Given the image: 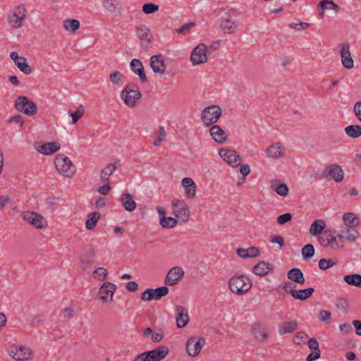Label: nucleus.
<instances>
[{"label": "nucleus", "mask_w": 361, "mask_h": 361, "mask_svg": "<svg viewBox=\"0 0 361 361\" xmlns=\"http://www.w3.org/2000/svg\"><path fill=\"white\" fill-rule=\"evenodd\" d=\"M228 285L233 293L241 295L251 289L252 283L247 276L235 274L230 278Z\"/></svg>", "instance_id": "1"}, {"label": "nucleus", "mask_w": 361, "mask_h": 361, "mask_svg": "<svg viewBox=\"0 0 361 361\" xmlns=\"http://www.w3.org/2000/svg\"><path fill=\"white\" fill-rule=\"evenodd\" d=\"M56 171L62 176L72 178L76 169L71 159L63 154H58L54 160Z\"/></svg>", "instance_id": "2"}, {"label": "nucleus", "mask_w": 361, "mask_h": 361, "mask_svg": "<svg viewBox=\"0 0 361 361\" xmlns=\"http://www.w3.org/2000/svg\"><path fill=\"white\" fill-rule=\"evenodd\" d=\"M14 107L16 110L28 116H32L37 113V104L25 96H18L15 100Z\"/></svg>", "instance_id": "3"}, {"label": "nucleus", "mask_w": 361, "mask_h": 361, "mask_svg": "<svg viewBox=\"0 0 361 361\" xmlns=\"http://www.w3.org/2000/svg\"><path fill=\"white\" fill-rule=\"evenodd\" d=\"M142 94L137 85L130 83L123 90L121 98L128 107H134L137 101L140 99Z\"/></svg>", "instance_id": "4"}, {"label": "nucleus", "mask_w": 361, "mask_h": 361, "mask_svg": "<svg viewBox=\"0 0 361 361\" xmlns=\"http://www.w3.org/2000/svg\"><path fill=\"white\" fill-rule=\"evenodd\" d=\"M8 354L16 361H29L34 357V353L30 347L16 344L11 346Z\"/></svg>", "instance_id": "5"}, {"label": "nucleus", "mask_w": 361, "mask_h": 361, "mask_svg": "<svg viewBox=\"0 0 361 361\" xmlns=\"http://www.w3.org/2000/svg\"><path fill=\"white\" fill-rule=\"evenodd\" d=\"M222 114V110L219 105H211L203 109L201 118L206 126L216 123Z\"/></svg>", "instance_id": "6"}, {"label": "nucleus", "mask_w": 361, "mask_h": 361, "mask_svg": "<svg viewBox=\"0 0 361 361\" xmlns=\"http://www.w3.org/2000/svg\"><path fill=\"white\" fill-rule=\"evenodd\" d=\"M21 217L27 224L36 229H43L47 226V219L37 212L24 211L21 213Z\"/></svg>", "instance_id": "7"}, {"label": "nucleus", "mask_w": 361, "mask_h": 361, "mask_svg": "<svg viewBox=\"0 0 361 361\" xmlns=\"http://www.w3.org/2000/svg\"><path fill=\"white\" fill-rule=\"evenodd\" d=\"M27 16V11L24 6H18L8 16L7 20L12 28L18 29L23 25Z\"/></svg>", "instance_id": "8"}, {"label": "nucleus", "mask_w": 361, "mask_h": 361, "mask_svg": "<svg viewBox=\"0 0 361 361\" xmlns=\"http://www.w3.org/2000/svg\"><path fill=\"white\" fill-rule=\"evenodd\" d=\"M343 178V170L341 166L336 164L326 166L322 174V178H326L327 180L333 179L336 183H341Z\"/></svg>", "instance_id": "9"}, {"label": "nucleus", "mask_w": 361, "mask_h": 361, "mask_svg": "<svg viewBox=\"0 0 361 361\" xmlns=\"http://www.w3.org/2000/svg\"><path fill=\"white\" fill-rule=\"evenodd\" d=\"M172 208L175 216L182 222H187L190 212L189 207L184 200L176 199L172 201Z\"/></svg>", "instance_id": "10"}, {"label": "nucleus", "mask_w": 361, "mask_h": 361, "mask_svg": "<svg viewBox=\"0 0 361 361\" xmlns=\"http://www.w3.org/2000/svg\"><path fill=\"white\" fill-rule=\"evenodd\" d=\"M208 48L204 43H200L192 51L190 61L193 66L200 65L207 62Z\"/></svg>", "instance_id": "11"}, {"label": "nucleus", "mask_w": 361, "mask_h": 361, "mask_svg": "<svg viewBox=\"0 0 361 361\" xmlns=\"http://www.w3.org/2000/svg\"><path fill=\"white\" fill-rule=\"evenodd\" d=\"M219 154L222 159L232 167L239 166L242 161L241 156L233 149L221 148L219 149Z\"/></svg>", "instance_id": "12"}, {"label": "nucleus", "mask_w": 361, "mask_h": 361, "mask_svg": "<svg viewBox=\"0 0 361 361\" xmlns=\"http://www.w3.org/2000/svg\"><path fill=\"white\" fill-rule=\"evenodd\" d=\"M250 331L253 337L259 342H266L269 339V335L267 326L263 323H254Z\"/></svg>", "instance_id": "13"}, {"label": "nucleus", "mask_w": 361, "mask_h": 361, "mask_svg": "<svg viewBox=\"0 0 361 361\" xmlns=\"http://www.w3.org/2000/svg\"><path fill=\"white\" fill-rule=\"evenodd\" d=\"M205 343L203 338L197 339L195 337H190L186 342L185 348L189 355L197 356Z\"/></svg>", "instance_id": "14"}, {"label": "nucleus", "mask_w": 361, "mask_h": 361, "mask_svg": "<svg viewBox=\"0 0 361 361\" xmlns=\"http://www.w3.org/2000/svg\"><path fill=\"white\" fill-rule=\"evenodd\" d=\"M135 34L140 40L141 45L145 47V49H147L153 39V35L150 30L146 25H141L136 27Z\"/></svg>", "instance_id": "15"}, {"label": "nucleus", "mask_w": 361, "mask_h": 361, "mask_svg": "<svg viewBox=\"0 0 361 361\" xmlns=\"http://www.w3.org/2000/svg\"><path fill=\"white\" fill-rule=\"evenodd\" d=\"M97 298L103 304L111 302L113 300V283H104L99 289Z\"/></svg>", "instance_id": "16"}, {"label": "nucleus", "mask_w": 361, "mask_h": 361, "mask_svg": "<svg viewBox=\"0 0 361 361\" xmlns=\"http://www.w3.org/2000/svg\"><path fill=\"white\" fill-rule=\"evenodd\" d=\"M341 47V63L344 68L350 69L354 66V61L350 52V46L348 43H343L338 45Z\"/></svg>", "instance_id": "17"}, {"label": "nucleus", "mask_w": 361, "mask_h": 361, "mask_svg": "<svg viewBox=\"0 0 361 361\" xmlns=\"http://www.w3.org/2000/svg\"><path fill=\"white\" fill-rule=\"evenodd\" d=\"M184 271L181 267H173L167 274V276L165 279V283L170 286H174L182 279Z\"/></svg>", "instance_id": "18"}, {"label": "nucleus", "mask_w": 361, "mask_h": 361, "mask_svg": "<svg viewBox=\"0 0 361 361\" xmlns=\"http://www.w3.org/2000/svg\"><path fill=\"white\" fill-rule=\"evenodd\" d=\"M10 58L23 73L26 75L31 73L32 68L27 63V60L25 57L20 56L17 52L13 51L10 54Z\"/></svg>", "instance_id": "19"}, {"label": "nucleus", "mask_w": 361, "mask_h": 361, "mask_svg": "<svg viewBox=\"0 0 361 361\" xmlns=\"http://www.w3.org/2000/svg\"><path fill=\"white\" fill-rule=\"evenodd\" d=\"M209 133L212 139L219 144H224L227 140L228 135L226 132L218 125H212Z\"/></svg>", "instance_id": "20"}, {"label": "nucleus", "mask_w": 361, "mask_h": 361, "mask_svg": "<svg viewBox=\"0 0 361 361\" xmlns=\"http://www.w3.org/2000/svg\"><path fill=\"white\" fill-rule=\"evenodd\" d=\"M95 253L92 249H89L83 252L80 257L79 267L82 270H86L94 262Z\"/></svg>", "instance_id": "21"}, {"label": "nucleus", "mask_w": 361, "mask_h": 361, "mask_svg": "<svg viewBox=\"0 0 361 361\" xmlns=\"http://www.w3.org/2000/svg\"><path fill=\"white\" fill-rule=\"evenodd\" d=\"M130 66L133 72L139 76L142 83L147 81V78L145 72L144 66L140 59H133L131 60Z\"/></svg>", "instance_id": "22"}, {"label": "nucleus", "mask_w": 361, "mask_h": 361, "mask_svg": "<svg viewBox=\"0 0 361 361\" xmlns=\"http://www.w3.org/2000/svg\"><path fill=\"white\" fill-rule=\"evenodd\" d=\"M176 311L177 312V316L176 318L177 327H185L190 321V317L186 308L181 305H177L176 307Z\"/></svg>", "instance_id": "23"}, {"label": "nucleus", "mask_w": 361, "mask_h": 361, "mask_svg": "<svg viewBox=\"0 0 361 361\" xmlns=\"http://www.w3.org/2000/svg\"><path fill=\"white\" fill-rule=\"evenodd\" d=\"M150 66L154 73L163 74L166 71V65L163 56L158 54L151 56Z\"/></svg>", "instance_id": "24"}, {"label": "nucleus", "mask_w": 361, "mask_h": 361, "mask_svg": "<svg viewBox=\"0 0 361 361\" xmlns=\"http://www.w3.org/2000/svg\"><path fill=\"white\" fill-rule=\"evenodd\" d=\"M61 147V145L58 142H46L36 147V149L39 153L45 155H50L57 152Z\"/></svg>", "instance_id": "25"}, {"label": "nucleus", "mask_w": 361, "mask_h": 361, "mask_svg": "<svg viewBox=\"0 0 361 361\" xmlns=\"http://www.w3.org/2000/svg\"><path fill=\"white\" fill-rule=\"evenodd\" d=\"M182 185L188 198L193 199L196 196L197 186L191 178L185 177L182 180Z\"/></svg>", "instance_id": "26"}, {"label": "nucleus", "mask_w": 361, "mask_h": 361, "mask_svg": "<svg viewBox=\"0 0 361 361\" xmlns=\"http://www.w3.org/2000/svg\"><path fill=\"white\" fill-rule=\"evenodd\" d=\"M169 348L166 345H160L157 348L147 351L151 361H161L169 354Z\"/></svg>", "instance_id": "27"}, {"label": "nucleus", "mask_w": 361, "mask_h": 361, "mask_svg": "<svg viewBox=\"0 0 361 361\" xmlns=\"http://www.w3.org/2000/svg\"><path fill=\"white\" fill-rule=\"evenodd\" d=\"M285 151L284 147L279 142H275L270 145L266 149V154L268 157L271 159H279L282 157Z\"/></svg>", "instance_id": "28"}, {"label": "nucleus", "mask_w": 361, "mask_h": 361, "mask_svg": "<svg viewBox=\"0 0 361 361\" xmlns=\"http://www.w3.org/2000/svg\"><path fill=\"white\" fill-rule=\"evenodd\" d=\"M273 269V266L269 262L261 261L252 267V272L260 276L267 275L270 270Z\"/></svg>", "instance_id": "29"}, {"label": "nucleus", "mask_w": 361, "mask_h": 361, "mask_svg": "<svg viewBox=\"0 0 361 361\" xmlns=\"http://www.w3.org/2000/svg\"><path fill=\"white\" fill-rule=\"evenodd\" d=\"M343 221L348 228H356L361 224V221L358 216L354 213L346 212L343 216Z\"/></svg>", "instance_id": "30"}, {"label": "nucleus", "mask_w": 361, "mask_h": 361, "mask_svg": "<svg viewBox=\"0 0 361 361\" xmlns=\"http://www.w3.org/2000/svg\"><path fill=\"white\" fill-rule=\"evenodd\" d=\"M287 277L289 280L301 285H303L305 282L303 273L298 268L290 269L287 273Z\"/></svg>", "instance_id": "31"}, {"label": "nucleus", "mask_w": 361, "mask_h": 361, "mask_svg": "<svg viewBox=\"0 0 361 361\" xmlns=\"http://www.w3.org/2000/svg\"><path fill=\"white\" fill-rule=\"evenodd\" d=\"M238 27L236 20L230 18H223L221 20L220 27L225 34L233 33Z\"/></svg>", "instance_id": "32"}, {"label": "nucleus", "mask_w": 361, "mask_h": 361, "mask_svg": "<svg viewBox=\"0 0 361 361\" xmlns=\"http://www.w3.org/2000/svg\"><path fill=\"white\" fill-rule=\"evenodd\" d=\"M271 188L280 196L285 197L288 194V187L286 183H281L279 180H273L270 184Z\"/></svg>", "instance_id": "33"}, {"label": "nucleus", "mask_w": 361, "mask_h": 361, "mask_svg": "<svg viewBox=\"0 0 361 361\" xmlns=\"http://www.w3.org/2000/svg\"><path fill=\"white\" fill-rule=\"evenodd\" d=\"M314 292V289L313 288H307L305 289H300L299 290H295L294 291L291 292V296L294 299L305 300L311 297Z\"/></svg>", "instance_id": "34"}, {"label": "nucleus", "mask_w": 361, "mask_h": 361, "mask_svg": "<svg viewBox=\"0 0 361 361\" xmlns=\"http://www.w3.org/2000/svg\"><path fill=\"white\" fill-rule=\"evenodd\" d=\"M121 203L128 212H132L136 207V202L130 193H126L121 197Z\"/></svg>", "instance_id": "35"}, {"label": "nucleus", "mask_w": 361, "mask_h": 361, "mask_svg": "<svg viewBox=\"0 0 361 361\" xmlns=\"http://www.w3.org/2000/svg\"><path fill=\"white\" fill-rule=\"evenodd\" d=\"M326 227V223L322 219H317L312 222L310 228V233L312 235L316 236L322 233V231Z\"/></svg>", "instance_id": "36"}, {"label": "nucleus", "mask_w": 361, "mask_h": 361, "mask_svg": "<svg viewBox=\"0 0 361 361\" xmlns=\"http://www.w3.org/2000/svg\"><path fill=\"white\" fill-rule=\"evenodd\" d=\"M295 288V284L290 282L286 281L285 283L279 286L276 288V292L278 294L285 296L286 294H290L291 292L294 291Z\"/></svg>", "instance_id": "37"}, {"label": "nucleus", "mask_w": 361, "mask_h": 361, "mask_svg": "<svg viewBox=\"0 0 361 361\" xmlns=\"http://www.w3.org/2000/svg\"><path fill=\"white\" fill-rule=\"evenodd\" d=\"M326 231H327V236H329L326 240L327 247L330 246L333 249L343 247V245L337 241V238L335 235L337 233L336 230H326Z\"/></svg>", "instance_id": "38"}, {"label": "nucleus", "mask_w": 361, "mask_h": 361, "mask_svg": "<svg viewBox=\"0 0 361 361\" xmlns=\"http://www.w3.org/2000/svg\"><path fill=\"white\" fill-rule=\"evenodd\" d=\"M100 218L99 212H94L88 214L87 219L85 222V227L87 230H93L96 226L98 220Z\"/></svg>", "instance_id": "39"}, {"label": "nucleus", "mask_w": 361, "mask_h": 361, "mask_svg": "<svg viewBox=\"0 0 361 361\" xmlns=\"http://www.w3.org/2000/svg\"><path fill=\"white\" fill-rule=\"evenodd\" d=\"M63 26L66 31L74 33L79 29L80 22L76 19L68 18L63 21Z\"/></svg>", "instance_id": "40"}, {"label": "nucleus", "mask_w": 361, "mask_h": 361, "mask_svg": "<svg viewBox=\"0 0 361 361\" xmlns=\"http://www.w3.org/2000/svg\"><path fill=\"white\" fill-rule=\"evenodd\" d=\"M346 135L351 138L355 139L361 136V126L359 125H350L344 129Z\"/></svg>", "instance_id": "41"}, {"label": "nucleus", "mask_w": 361, "mask_h": 361, "mask_svg": "<svg viewBox=\"0 0 361 361\" xmlns=\"http://www.w3.org/2000/svg\"><path fill=\"white\" fill-rule=\"evenodd\" d=\"M343 280L348 285L361 288V274H353L345 275L343 277Z\"/></svg>", "instance_id": "42"}, {"label": "nucleus", "mask_w": 361, "mask_h": 361, "mask_svg": "<svg viewBox=\"0 0 361 361\" xmlns=\"http://www.w3.org/2000/svg\"><path fill=\"white\" fill-rule=\"evenodd\" d=\"M298 324L297 321L293 320L290 322L283 324V325L279 328V333L280 335L286 334H290L298 329Z\"/></svg>", "instance_id": "43"}, {"label": "nucleus", "mask_w": 361, "mask_h": 361, "mask_svg": "<svg viewBox=\"0 0 361 361\" xmlns=\"http://www.w3.org/2000/svg\"><path fill=\"white\" fill-rule=\"evenodd\" d=\"M159 224L163 228H171L177 225L178 221L174 217L162 216L160 218Z\"/></svg>", "instance_id": "44"}, {"label": "nucleus", "mask_w": 361, "mask_h": 361, "mask_svg": "<svg viewBox=\"0 0 361 361\" xmlns=\"http://www.w3.org/2000/svg\"><path fill=\"white\" fill-rule=\"evenodd\" d=\"M345 234L346 240L350 242H355L359 238V233L353 228H345L343 229Z\"/></svg>", "instance_id": "45"}, {"label": "nucleus", "mask_w": 361, "mask_h": 361, "mask_svg": "<svg viewBox=\"0 0 361 361\" xmlns=\"http://www.w3.org/2000/svg\"><path fill=\"white\" fill-rule=\"evenodd\" d=\"M108 275V271L104 267H98L92 272L94 279L99 281H104Z\"/></svg>", "instance_id": "46"}, {"label": "nucleus", "mask_w": 361, "mask_h": 361, "mask_svg": "<svg viewBox=\"0 0 361 361\" xmlns=\"http://www.w3.org/2000/svg\"><path fill=\"white\" fill-rule=\"evenodd\" d=\"M152 291L154 293V300H159L169 293V289L167 286H161L155 289L152 288Z\"/></svg>", "instance_id": "47"}, {"label": "nucleus", "mask_w": 361, "mask_h": 361, "mask_svg": "<svg viewBox=\"0 0 361 361\" xmlns=\"http://www.w3.org/2000/svg\"><path fill=\"white\" fill-rule=\"evenodd\" d=\"M85 114L84 106L80 104L74 113H71L70 116L72 118V123H76L80 118H81Z\"/></svg>", "instance_id": "48"}, {"label": "nucleus", "mask_w": 361, "mask_h": 361, "mask_svg": "<svg viewBox=\"0 0 361 361\" xmlns=\"http://www.w3.org/2000/svg\"><path fill=\"white\" fill-rule=\"evenodd\" d=\"M166 133L163 126L159 127L157 134V139L154 141L153 145L155 147L159 146L161 142L166 140Z\"/></svg>", "instance_id": "49"}, {"label": "nucleus", "mask_w": 361, "mask_h": 361, "mask_svg": "<svg viewBox=\"0 0 361 361\" xmlns=\"http://www.w3.org/2000/svg\"><path fill=\"white\" fill-rule=\"evenodd\" d=\"M314 247L311 244L305 245L302 249V255L304 259H310L314 255Z\"/></svg>", "instance_id": "50"}, {"label": "nucleus", "mask_w": 361, "mask_h": 361, "mask_svg": "<svg viewBox=\"0 0 361 361\" xmlns=\"http://www.w3.org/2000/svg\"><path fill=\"white\" fill-rule=\"evenodd\" d=\"M322 6H323L322 9L334 10L336 12H338L340 10L338 5L335 4L332 0H322Z\"/></svg>", "instance_id": "51"}, {"label": "nucleus", "mask_w": 361, "mask_h": 361, "mask_svg": "<svg viewBox=\"0 0 361 361\" xmlns=\"http://www.w3.org/2000/svg\"><path fill=\"white\" fill-rule=\"evenodd\" d=\"M142 11L146 14H152L159 10V6L153 3H147L142 6Z\"/></svg>", "instance_id": "52"}, {"label": "nucleus", "mask_w": 361, "mask_h": 361, "mask_svg": "<svg viewBox=\"0 0 361 361\" xmlns=\"http://www.w3.org/2000/svg\"><path fill=\"white\" fill-rule=\"evenodd\" d=\"M336 262L333 259H321L319 261V267L322 270H326L331 267H333L334 264H336Z\"/></svg>", "instance_id": "53"}, {"label": "nucleus", "mask_w": 361, "mask_h": 361, "mask_svg": "<svg viewBox=\"0 0 361 361\" xmlns=\"http://www.w3.org/2000/svg\"><path fill=\"white\" fill-rule=\"evenodd\" d=\"M195 26V23L194 22H190L182 25L180 27L177 29L176 32L179 35H185L186 33L189 32L190 30Z\"/></svg>", "instance_id": "54"}, {"label": "nucleus", "mask_w": 361, "mask_h": 361, "mask_svg": "<svg viewBox=\"0 0 361 361\" xmlns=\"http://www.w3.org/2000/svg\"><path fill=\"white\" fill-rule=\"evenodd\" d=\"M152 288H147L140 296V298L142 301L149 302L152 300H154V293Z\"/></svg>", "instance_id": "55"}, {"label": "nucleus", "mask_w": 361, "mask_h": 361, "mask_svg": "<svg viewBox=\"0 0 361 361\" xmlns=\"http://www.w3.org/2000/svg\"><path fill=\"white\" fill-rule=\"evenodd\" d=\"M292 214L290 213H285L279 215L276 219V222L279 225H284L292 219Z\"/></svg>", "instance_id": "56"}, {"label": "nucleus", "mask_w": 361, "mask_h": 361, "mask_svg": "<svg viewBox=\"0 0 361 361\" xmlns=\"http://www.w3.org/2000/svg\"><path fill=\"white\" fill-rule=\"evenodd\" d=\"M113 173V164H109L106 168H104L101 173V178L103 180H106Z\"/></svg>", "instance_id": "57"}, {"label": "nucleus", "mask_w": 361, "mask_h": 361, "mask_svg": "<svg viewBox=\"0 0 361 361\" xmlns=\"http://www.w3.org/2000/svg\"><path fill=\"white\" fill-rule=\"evenodd\" d=\"M348 301L346 298H341L337 299L336 302V306L338 309H340L343 311H346L348 307Z\"/></svg>", "instance_id": "58"}, {"label": "nucleus", "mask_w": 361, "mask_h": 361, "mask_svg": "<svg viewBox=\"0 0 361 361\" xmlns=\"http://www.w3.org/2000/svg\"><path fill=\"white\" fill-rule=\"evenodd\" d=\"M331 317V313L327 310H320L319 312L318 318L321 322H328L330 321Z\"/></svg>", "instance_id": "59"}, {"label": "nucleus", "mask_w": 361, "mask_h": 361, "mask_svg": "<svg viewBox=\"0 0 361 361\" xmlns=\"http://www.w3.org/2000/svg\"><path fill=\"white\" fill-rule=\"evenodd\" d=\"M310 23L300 22L299 23H292L291 24H290L289 26L290 27L295 29L297 31H300L307 29V27H310Z\"/></svg>", "instance_id": "60"}, {"label": "nucleus", "mask_w": 361, "mask_h": 361, "mask_svg": "<svg viewBox=\"0 0 361 361\" xmlns=\"http://www.w3.org/2000/svg\"><path fill=\"white\" fill-rule=\"evenodd\" d=\"M8 123H16L21 127L24 123V119L22 116L18 114L11 117L8 120Z\"/></svg>", "instance_id": "61"}, {"label": "nucleus", "mask_w": 361, "mask_h": 361, "mask_svg": "<svg viewBox=\"0 0 361 361\" xmlns=\"http://www.w3.org/2000/svg\"><path fill=\"white\" fill-rule=\"evenodd\" d=\"M308 347L313 351H320L319 343L314 338H311L308 341Z\"/></svg>", "instance_id": "62"}, {"label": "nucleus", "mask_w": 361, "mask_h": 361, "mask_svg": "<svg viewBox=\"0 0 361 361\" xmlns=\"http://www.w3.org/2000/svg\"><path fill=\"white\" fill-rule=\"evenodd\" d=\"M248 254L247 255L248 256V258H253V257H257L260 254V250L258 247H250L248 248V251H247Z\"/></svg>", "instance_id": "63"}, {"label": "nucleus", "mask_w": 361, "mask_h": 361, "mask_svg": "<svg viewBox=\"0 0 361 361\" xmlns=\"http://www.w3.org/2000/svg\"><path fill=\"white\" fill-rule=\"evenodd\" d=\"M354 113L357 118L361 122V101L355 103L354 106Z\"/></svg>", "instance_id": "64"}]
</instances>
